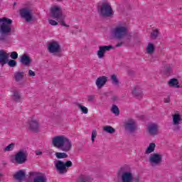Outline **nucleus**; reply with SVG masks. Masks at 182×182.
Returning <instances> with one entry per match:
<instances>
[{"instance_id":"obj_1","label":"nucleus","mask_w":182,"mask_h":182,"mask_svg":"<svg viewBox=\"0 0 182 182\" xmlns=\"http://www.w3.org/2000/svg\"><path fill=\"white\" fill-rule=\"evenodd\" d=\"M52 144L54 147L62 150V151L68 152L72 150V142L70 139L63 135L53 138Z\"/></svg>"},{"instance_id":"obj_2","label":"nucleus","mask_w":182,"mask_h":182,"mask_svg":"<svg viewBox=\"0 0 182 182\" xmlns=\"http://www.w3.org/2000/svg\"><path fill=\"white\" fill-rule=\"evenodd\" d=\"M6 63L10 66V68H15L18 65V62L15 60H9V54L4 51V50H0V65L4 66Z\"/></svg>"},{"instance_id":"obj_3","label":"nucleus","mask_w":182,"mask_h":182,"mask_svg":"<svg viewBox=\"0 0 182 182\" xmlns=\"http://www.w3.org/2000/svg\"><path fill=\"white\" fill-rule=\"evenodd\" d=\"M54 164L56 170L59 171L60 174H65V173H68V168L73 166V164L70 161H67L65 163L62 161H54Z\"/></svg>"},{"instance_id":"obj_4","label":"nucleus","mask_w":182,"mask_h":182,"mask_svg":"<svg viewBox=\"0 0 182 182\" xmlns=\"http://www.w3.org/2000/svg\"><path fill=\"white\" fill-rule=\"evenodd\" d=\"M100 16L110 18L113 16V9L109 3H102L100 10L98 11Z\"/></svg>"},{"instance_id":"obj_5","label":"nucleus","mask_w":182,"mask_h":182,"mask_svg":"<svg viewBox=\"0 0 182 182\" xmlns=\"http://www.w3.org/2000/svg\"><path fill=\"white\" fill-rule=\"evenodd\" d=\"M117 177H120L122 182H133V174L126 171V168L124 167L119 169Z\"/></svg>"},{"instance_id":"obj_6","label":"nucleus","mask_w":182,"mask_h":182,"mask_svg":"<svg viewBox=\"0 0 182 182\" xmlns=\"http://www.w3.org/2000/svg\"><path fill=\"white\" fill-rule=\"evenodd\" d=\"M50 16L53 19H66V16L63 15V11L60 6H53L50 9Z\"/></svg>"},{"instance_id":"obj_7","label":"nucleus","mask_w":182,"mask_h":182,"mask_svg":"<svg viewBox=\"0 0 182 182\" xmlns=\"http://www.w3.org/2000/svg\"><path fill=\"white\" fill-rule=\"evenodd\" d=\"M17 164H23L28 161V152L26 150L20 149L15 156L14 159Z\"/></svg>"},{"instance_id":"obj_8","label":"nucleus","mask_w":182,"mask_h":182,"mask_svg":"<svg viewBox=\"0 0 182 182\" xmlns=\"http://www.w3.org/2000/svg\"><path fill=\"white\" fill-rule=\"evenodd\" d=\"M114 38L115 39H123L127 35V27L117 26L113 31Z\"/></svg>"},{"instance_id":"obj_9","label":"nucleus","mask_w":182,"mask_h":182,"mask_svg":"<svg viewBox=\"0 0 182 182\" xmlns=\"http://www.w3.org/2000/svg\"><path fill=\"white\" fill-rule=\"evenodd\" d=\"M149 161L151 166H159L163 161V155L159 153H154L151 154Z\"/></svg>"},{"instance_id":"obj_10","label":"nucleus","mask_w":182,"mask_h":182,"mask_svg":"<svg viewBox=\"0 0 182 182\" xmlns=\"http://www.w3.org/2000/svg\"><path fill=\"white\" fill-rule=\"evenodd\" d=\"M20 15L23 18L26 22H32L33 17L32 16V11L28 8H23L20 10Z\"/></svg>"},{"instance_id":"obj_11","label":"nucleus","mask_w":182,"mask_h":182,"mask_svg":"<svg viewBox=\"0 0 182 182\" xmlns=\"http://www.w3.org/2000/svg\"><path fill=\"white\" fill-rule=\"evenodd\" d=\"M48 50L50 53H60L62 48L58 41H53L48 44Z\"/></svg>"},{"instance_id":"obj_12","label":"nucleus","mask_w":182,"mask_h":182,"mask_svg":"<svg viewBox=\"0 0 182 182\" xmlns=\"http://www.w3.org/2000/svg\"><path fill=\"white\" fill-rule=\"evenodd\" d=\"M125 129L129 131V133H134L137 130V127L136 126V122L134 119H129L125 124Z\"/></svg>"},{"instance_id":"obj_13","label":"nucleus","mask_w":182,"mask_h":182,"mask_svg":"<svg viewBox=\"0 0 182 182\" xmlns=\"http://www.w3.org/2000/svg\"><path fill=\"white\" fill-rule=\"evenodd\" d=\"M107 82V77L101 76L97 79L95 84L97 85V89H102V87H103V86H105Z\"/></svg>"},{"instance_id":"obj_14","label":"nucleus","mask_w":182,"mask_h":182,"mask_svg":"<svg viewBox=\"0 0 182 182\" xmlns=\"http://www.w3.org/2000/svg\"><path fill=\"white\" fill-rule=\"evenodd\" d=\"M29 129L33 133H38L39 132V122L36 120L30 121Z\"/></svg>"},{"instance_id":"obj_15","label":"nucleus","mask_w":182,"mask_h":182,"mask_svg":"<svg viewBox=\"0 0 182 182\" xmlns=\"http://www.w3.org/2000/svg\"><path fill=\"white\" fill-rule=\"evenodd\" d=\"M132 96L134 97H143V90L139 86L134 87L132 90Z\"/></svg>"},{"instance_id":"obj_16","label":"nucleus","mask_w":182,"mask_h":182,"mask_svg":"<svg viewBox=\"0 0 182 182\" xmlns=\"http://www.w3.org/2000/svg\"><path fill=\"white\" fill-rule=\"evenodd\" d=\"M14 177L16 180H18V181H23L26 177V173H25L22 170H19L15 175H14Z\"/></svg>"},{"instance_id":"obj_17","label":"nucleus","mask_w":182,"mask_h":182,"mask_svg":"<svg viewBox=\"0 0 182 182\" xmlns=\"http://www.w3.org/2000/svg\"><path fill=\"white\" fill-rule=\"evenodd\" d=\"M20 62L22 63V65H25V66H29L32 62V60L29 55H23L21 58Z\"/></svg>"},{"instance_id":"obj_18","label":"nucleus","mask_w":182,"mask_h":182,"mask_svg":"<svg viewBox=\"0 0 182 182\" xmlns=\"http://www.w3.org/2000/svg\"><path fill=\"white\" fill-rule=\"evenodd\" d=\"M157 129H158V127H157V124H151L148 127V132L149 134H151V135L157 134Z\"/></svg>"},{"instance_id":"obj_19","label":"nucleus","mask_w":182,"mask_h":182,"mask_svg":"<svg viewBox=\"0 0 182 182\" xmlns=\"http://www.w3.org/2000/svg\"><path fill=\"white\" fill-rule=\"evenodd\" d=\"M173 117V124L177 125L181 123V114H174L172 115Z\"/></svg>"},{"instance_id":"obj_20","label":"nucleus","mask_w":182,"mask_h":182,"mask_svg":"<svg viewBox=\"0 0 182 182\" xmlns=\"http://www.w3.org/2000/svg\"><path fill=\"white\" fill-rule=\"evenodd\" d=\"M14 77L16 82H21V80H22L23 79V77H25L24 73L23 72H16L14 73Z\"/></svg>"},{"instance_id":"obj_21","label":"nucleus","mask_w":182,"mask_h":182,"mask_svg":"<svg viewBox=\"0 0 182 182\" xmlns=\"http://www.w3.org/2000/svg\"><path fill=\"white\" fill-rule=\"evenodd\" d=\"M168 85L171 87H176L177 89L180 87V85H178V80L176 78L171 79L168 82Z\"/></svg>"},{"instance_id":"obj_22","label":"nucleus","mask_w":182,"mask_h":182,"mask_svg":"<svg viewBox=\"0 0 182 182\" xmlns=\"http://www.w3.org/2000/svg\"><path fill=\"white\" fill-rule=\"evenodd\" d=\"M155 149H156V144L150 143L149 146L146 148L145 151V154H150L151 153H153Z\"/></svg>"},{"instance_id":"obj_23","label":"nucleus","mask_w":182,"mask_h":182,"mask_svg":"<svg viewBox=\"0 0 182 182\" xmlns=\"http://www.w3.org/2000/svg\"><path fill=\"white\" fill-rule=\"evenodd\" d=\"M13 100L16 103H21V94L18 91H14L13 94Z\"/></svg>"},{"instance_id":"obj_24","label":"nucleus","mask_w":182,"mask_h":182,"mask_svg":"<svg viewBox=\"0 0 182 182\" xmlns=\"http://www.w3.org/2000/svg\"><path fill=\"white\" fill-rule=\"evenodd\" d=\"M105 53H106V51L104 50L103 47L102 46H100L97 53L99 59H103V58H105Z\"/></svg>"},{"instance_id":"obj_25","label":"nucleus","mask_w":182,"mask_h":182,"mask_svg":"<svg viewBox=\"0 0 182 182\" xmlns=\"http://www.w3.org/2000/svg\"><path fill=\"white\" fill-rule=\"evenodd\" d=\"M164 73L166 75V76H170L171 73H173V68H171V65H165L164 66Z\"/></svg>"},{"instance_id":"obj_26","label":"nucleus","mask_w":182,"mask_h":182,"mask_svg":"<svg viewBox=\"0 0 182 182\" xmlns=\"http://www.w3.org/2000/svg\"><path fill=\"white\" fill-rule=\"evenodd\" d=\"M154 50H156V48H154V44L152 43H149L146 48V52L149 55H151L152 53H154Z\"/></svg>"},{"instance_id":"obj_27","label":"nucleus","mask_w":182,"mask_h":182,"mask_svg":"<svg viewBox=\"0 0 182 182\" xmlns=\"http://www.w3.org/2000/svg\"><path fill=\"white\" fill-rule=\"evenodd\" d=\"M104 132H106V133H109V134H113L116 132V129L110 126H105L103 128Z\"/></svg>"},{"instance_id":"obj_28","label":"nucleus","mask_w":182,"mask_h":182,"mask_svg":"<svg viewBox=\"0 0 182 182\" xmlns=\"http://www.w3.org/2000/svg\"><path fill=\"white\" fill-rule=\"evenodd\" d=\"M92 181V178L88 176L80 175L78 178V182H89Z\"/></svg>"},{"instance_id":"obj_29","label":"nucleus","mask_w":182,"mask_h":182,"mask_svg":"<svg viewBox=\"0 0 182 182\" xmlns=\"http://www.w3.org/2000/svg\"><path fill=\"white\" fill-rule=\"evenodd\" d=\"M111 80L112 84L115 85V86H119V85H120V81H119V79H117V76H116V75H111Z\"/></svg>"},{"instance_id":"obj_30","label":"nucleus","mask_w":182,"mask_h":182,"mask_svg":"<svg viewBox=\"0 0 182 182\" xmlns=\"http://www.w3.org/2000/svg\"><path fill=\"white\" fill-rule=\"evenodd\" d=\"M46 176H38L33 179V182H46Z\"/></svg>"},{"instance_id":"obj_31","label":"nucleus","mask_w":182,"mask_h":182,"mask_svg":"<svg viewBox=\"0 0 182 182\" xmlns=\"http://www.w3.org/2000/svg\"><path fill=\"white\" fill-rule=\"evenodd\" d=\"M76 106H77L79 107V109H80L81 112L82 113H84L85 114H87V113H89V109H87V107H86L79 103H77Z\"/></svg>"},{"instance_id":"obj_32","label":"nucleus","mask_w":182,"mask_h":182,"mask_svg":"<svg viewBox=\"0 0 182 182\" xmlns=\"http://www.w3.org/2000/svg\"><path fill=\"white\" fill-rule=\"evenodd\" d=\"M55 157L58 159H68V156L65 152H56Z\"/></svg>"},{"instance_id":"obj_33","label":"nucleus","mask_w":182,"mask_h":182,"mask_svg":"<svg viewBox=\"0 0 182 182\" xmlns=\"http://www.w3.org/2000/svg\"><path fill=\"white\" fill-rule=\"evenodd\" d=\"M111 111L112 113H114V114H116L117 116H119V114H120V110L119 109V107L115 105H112Z\"/></svg>"},{"instance_id":"obj_34","label":"nucleus","mask_w":182,"mask_h":182,"mask_svg":"<svg viewBox=\"0 0 182 182\" xmlns=\"http://www.w3.org/2000/svg\"><path fill=\"white\" fill-rule=\"evenodd\" d=\"M151 39H157L159 38V29H155L151 33Z\"/></svg>"},{"instance_id":"obj_35","label":"nucleus","mask_w":182,"mask_h":182,"mask_svg":"<svg viewBox=\"0 0 182 182\" xmlns=\"http://www.w3.org/2000/svg\"><path fill=\"white\" fill-rule=\"evenodd\" d=\"M14 148H15V144L11 143V144H9L6 148H4V151H12V150H14Z\"/></svg>"},{"instance_id":"obj_36","label":"nucleus","mask_w":182,"mask_h":182,"mask_svg":"<svg viewBox=\"0 0 182 182\" xmlns=\"http://www.w3.org/2000/svg\"><path fill=\"white\" fill-rule=\"evenodd\" d=\"M97 136V131H96V129H93L91 134L92 143H95V139H96Z\"/></svg>"},{"instance_id":"obj_37","label":"nucleus","mask_w":182,"mask_h":182,"mask_svg":"<svg viewBox=\"0 0 182 182\" xmlns=\"http://www.w3.org/2000/svg\"><path fill=\"white\" fill-rule=\"evenodd\" d=\"M102 47L104 48V50L105 52H107L109 50H112V49H114V47L113 46L109 45V46H102Z\"/></svg>"},{"instance_id":"obj_38","label":"nucleus","mask_w":182,"mask_h":182,"mask_svg":"<svg viewBox=\"0 0 182 182\" xmlns=\"http://www.w3.org/2000/svg\"><path fill=\"white\" fill-rule=\"evenodd\" d=\"M58 22L61 26H65V28H69V25L66 24L65 19H58Z\"/></svg>"},{"instance_id":"obj_39","label":"nucleus","mask_w":182,"mask_h":182,"mask_svg":"<svg viewBox=\"0 0 182 182\" xmlns=\"http://www.w3.org/2000/svg\"><path fill=\"white\" fill-rule=\"evenodd\" d=\"M10 57L11 58V59L14 60L18 59V53H16V51L11 52Z\"/></svg>"},{"instance_id":"obj_40","label":"nucleus","mask_w":182,"mask_h":182,"mask_svg":"<svg viewBox=\"0 0 182 182\" xmlns=\"http://www.w3.org/2000/svg\"><path fill=\"white\" fill-rule=\"evenodd\" d=\"M48 23H50V25H52L53 26H56V25H58V21L55 20L49 19Z\"/></svg>"},{"instance_id":"obj_41","label":"nucleus","mask_w":182,"mask_h":182,"mask_svg":"<svg viewBox=\"0 0 182 182\" xmlns=\"http://www.w3.org/2000/svg\"><path fill=\"white\" fill-rule=\"evenodd\" d=\"M173 126V132H175V133H177V132H179L180 129H181V127L179 124Z\"/></svg>"},{"instance_id":"obj_42","label":"nucleus","mask_w":182,"mask_h":182,"mask_svg":"<svg viewBox=\"0 0 182 182\" xmlns=\"http://www.w3.org/2000/svg\"><path fill=\"white\" fill-rule=\"evenodd\" d=\"M94 100H95V95H88L87 96L88 102H93Z\"/></svg>"},{"instance_id":"obj_43","label":"nucleus","mask_w":182,"mask_h":182,"mask_svg":"<svg viewBox=\"0 0 182 182\" xmlns=\"http://www.w3.org/2000/svg\"><path fill=\"white\" fill-rule=\"evenodd\" d=\"M28 75L31 77L36 76V74L32 70H28Z\"/></svg>"},{"instance_id":"obj_44","label":"nucleus","mask_w":182,"mask_h":182,"mask_svg":"<svg viewBox=\"0 0 182 182\" xmlns=\"http://www.w3.org/2000/svg\"><path fill=\"white\" fill-rule=\"evenodd\" d=\"M111 100H112V102H117V100H119V97L114 95L112 97Z\"/></svg>"},{"instance_id":"obj_45","label":"nucleus","mask_w":182,"mask_h":182,"mask_svg":"<svg viewBox=\"0 0 182 182\" xmlns=\"http://www.w3.org/2000/svg\"><path fill=\"white\" fill-rule=\"evenodd\" d=\"M133 181L134 182H139L140 181V177L139 176H136L135 177H133Z\"/></svg>"},{"instance_id":"obj_46","label":"nucleus","mask_w":182,"mask_h":182,"mask_svg":"<svg viewBox=\"0 0 182 182\" xmlns=\"http://www.w3.org/2000/svg\"><path fill=\"white\" fill-rule=\"evenodd\" d=\"M164 103H170V96H168L166 98H164Z\"/></svg>"},{"instance_id":"obj_47","label":"nucleus","mask_w":182,"mask_h":182,"mask_svg":"<svg viewBox=\"0 0 182 182\" xmlns=\"http://www.w3.org/2000/svg\"><path fill=\"white\" fill-rule=\"evenodd\" d=\"M123 43H124V42L118 43L115 46V48H120V46H123Z\"/></svg>"},{"instance_id":"obj_48","label":"nucleus","mask_w":182,"mask_h":182,"mask_svg":"<svg viewBox=\"0 0 182 182\" xmlns=\"http://www.w3.org/2000/svg\"><path fill=\"white\" fill-rule=\"evenodd\" d=\"M29 176L34 177V176H38V173L36 172H29Z\"/></svg>"},{"instance_id":"obj_49","label":"nucleus","mask_w":182,"mask_h":182,"mask_svg":"<svg viewBox=\"0 0 182 182\" xmlns=\"http://www.w3.org/2000/svg\"><path fill=\"white\" fill-rule=\"evenodd\" d=\"M36 156H41V154H42V151H36Z\"/></svg>"},{"instance_id":"obj_50","label":"nucleus","mask_w":182,"mask_h":182,"mask_svg":"<svg viewBox=\"0 0 182 182\" xmlns=\"http://www.w3.org/2000/svg\"><path fill=\"white\" fill-rule=\"evenodd\" d=\"M127 39L130 40L132 39V34H128V37H127Z\"/></svg>"},{"instance_id":"obj_51","label":"nucleus","mask_w":182,"mask_h":182,"mask_svg":"<svg viewBox=\"0 0 182 182\" xmlns=\"http://www.w3.org/2000/svg\"><path fill=\"white\" fill-rule=\"evenodd\" d=\"M16 5V2H14V6H15Z\"/></svg>"},{"instance_id":"obj_52","label":"nucleus","mask_w":182,"mask_h":182,"mask_svg":"<svg viewBox=\"0 0 182 182\" xmlns=\"http://www.w3.org/2000/svg\"><path fill=\"white\" fill-rule=\"evenodd\" d=\"M74 28H75L76 29H77L78 28H77V26H75Z\"/></svg>"}]
</instances>
